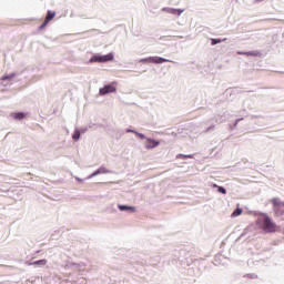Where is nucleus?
<instances>
[{
	"label": "nucleus",
	"instance_id": "a211bd4d",
	"mask_svg": "<svg viewBox=\"0 0 284 284\" xmlns=\"http://www.w3.org/2000/svg\"><path fill=\"white\" fill-rule=\"evenodd\" d=\"M176 159H181L182 161H185L186 159H194V154H183V153H179L176 155Z\"/></svg>",
	"mask_w": 284,
	"mask_h": 284
},
{
	"label": "nucleus",
	"instance_id": "dca6fc26",
	"mask_svg": "<svg viewBox=\"0 0 284 284\" xmlns=\"http://www.w3.org/2000/svg\"><path fill=\"white\" fill-rule=\"evenodd\" d=\"M253 227L252 226H246L243 232L241 233V235L239 236L237 241H240V239H243V236H247V234H250V232H252Z\"/></svg>",
	"mask_w": 284,
	"mask_h": 284
},
{
	"label": "nucleus",
	"instance_id": "9b49d317",
	"mask_svg": "<svg viewBox=\"0 0 284 284\" xmlns=\"http://www.w3.org/2000/svg\"><path fill=\"white\" fill-rule=\"evenodd\" d=\"M11 116L16 120V121H23V119H26L28 116V113L23 112V111H18V112H13L11 113Z\"/></svg>",
	"mask_w": 284,
	"mask_h": 284
},
{
	"label": "nucleus",
	"instance_id": "b1692460",
	"mask_svg": "<svg viewBox=\"0 0 284 284\" xmlns=\"http://www.w3.org/2000/svg\"><path fill=\"white\" fill-rule=\"evenodd\" d=\"M48 23L45 20L43 21V23L40 24L39 30H45V28H48Z\"/></svg>",
	"mask_w": 284,
	"mask_h": 284
},
{
	"label": "nucleus",
	"instance_id": "2f4dec72",
	"mask_svg": "<svg viewBox=\"0 0 284 284\" xmlns=\"http://www.w3.org/2000/svg\"><path fill=\"white\" fill-rule=\"evenodd\" d=\"M75 181H78L79 183H83V181H88V178L87 179H81V178H75Z\"/></svg>",
	"mask_w": 284,
	"mask_h": 284
},
{
	"label": "nucleus",
	"instance_id": "f704fd0d",
	"mask_svg": "<svg viewBox=\"0 0 284 284\" xmlns=\"http://www.w3.org/2000/svg\"><path fill=\"white\" fill-rule=\"evenodd\" d=\"M262 1H264V0H255V3H261Z\"/></svg>",
	"mask_w": 284,
	"mask_h": 284
},
{
	"label": "nucleus",
	"instance_id": "0eeeda50",
	"mask_svg": "<svg viewBox=\"0 0 284 284\" xmlns=\"http://www.w3.org/2000/svg\"><path fill=\"white\" fill-rule=\"evenodd\" d=\"M118 210H120V212H128L129 214L136 212L135 206L128 205V204H118Z\"/></svg>",
	"mask_w": 284,
	"mask_h": 284
},
{
	"label": "nucleus",
	"instance_id": "4468645a",
	"mask_svg": "<svg viewBox=\"0 0 284 284\" xmlns=\"http://www.w3.org/2000/svg\"><path fill=\"white\" fill-rule=\"evenodd\" d=\"M223 41H227V38H211V45H219V43H223Z\"/></svg>",
	"mask_w": 284,
	"mask_h": 284
},
{
	"label": "nucleus",
	"instance_id": "7c9ffc66",
	"mask_svg": "<svg viewBox=\"0 0 284 284\" xmlns=\"http://www.w3.org/2000/svg\"><path fill=\"white\" fill-rule=\"evenodd\" d=\"M215 125L212 124L211 126H209L204 132H212V130H214Z\"/></svg>",
	"mask_w": 284,
	"mask_h": 284
},
{
	"label": "nucleus",
	"instance_id": "9d476101",
	"mask_svg": "<svg viewBox=\"0 0 284 284\" xmlns=\"http://www.w3.org/2000/svg\"><path fill=\"white\" fill-rule=\"evenodd\" d=\"M153 63L161 64V63H178V62L170 59H165L163 57H153Z\"/></svg>",
	"mask_w": 284,
	"mask_h": 284
},
{
	"label": "nucleus",
	"instance_id": "f257e3e1",
	"mask_svg": "<svg viewBox=\"0 0 284 284\" xmlns=\"http://www.w3.org/2000/svg\"><path fill=\"white\" fill-rule=\"evenodd\" d=\"M257 220L256 225L267 234H274L276 232V229L278 227L274 221H272L271 217L267 216V213H258L255 212Z\"/></svg>",
	"mask_w": 284,
	"mask_h": 284
},
{
	"label": "nucleus",
	"instance_id": "2eb2a0df",
	"mask_svg": "<svg viewBox=\"0 0 284 284\" xmlns=\"http://www.w3.org/2000/svg\"><path fill=\"white\" fill-rule=\"evenodd\" d=\"M212 187L217 189V192H219L220 194H227V190L224 189V186H221V185H219V184H216V183H213V184H212Z\"/></svg>",
	"mask_w": 284,
	"mask_h": 284
},
{
	"label": "nucleus",
	"instance_id": "c9c22d12",
	"mask_svg": "<svg viewBox=\"0 0 284 284\" xmlns=\"http://www.w3.org/2000/svg\"><path fill=\"white\" fill-rule=\"evenodd\" d=\"M93 30V32H99V30H97V29H92Z\"/></svg>",
	"mask_w": 284,
	"mask_h": 284
},
{
	"label": "nucleus",
	"instance_id": "aec40b11",
	"mask_svg": "<svg viewBox=\"0 0 284 284\" xmlns=\"http://www.w3.org/2000/svg\"><path fill=\"white\" fill-rule=\"evenodd\" d=\"M72 139L74 141H81V131H79V129L75 128L74 132L72 133Z\"/></svg>",
	"mask_w": 284,
	"mask_h": 284
},
{
	"label": "nucleus",
	"instance_id": "1a4fd4ad",
	"mask_svg": "<svg viewBox=\"0 0 284 284\" xmlns=\"http://www.w3.org/2000/svg\"><path fill=\"white\" fill-rule=\"evenodd\" d=\"M16 77H21V72L19 71H13L9 74H4L1 77V81H12Z\"/></svg>",
	"mask_w": 284,
	"mask_h": 284
},
{
	"label": "nucleus",
	"instance_id": "393cba45",
	"mask_svg": "<svg viewBox=\"0 0 284 284\" xmlns=\"http://www.w3.org/2000/svg\"><path fill=\"white\" fill-rule=\"evenodd\" d=\"M245 276H246V278H258V275H256L254 273H248Z\"/></svg>",
	"mask_w": 284,
	"mask_h": 284
},
{
	"label": "nucleus",
	"instance_id": "6e6552de",
	"mask_svg": "<svg viewBox=\"0 0 284 284\" xmlns=\"http://www.w3.org/2000/svg\"><path fill=\"white\" fill-rule=\"evenodd\" d=\"M237 54L243 55V57H262L263 53L258 50L254 51H237Z\"/></svg>",
	"mask_w": 284,
	"mask_h": 284
},
{
	"label": "nucleus",
	"instance_id": "39448f33",
	"mask_svg": "<svg viewBox=\"0 0 284 284\" xmlns=\"http://www.w3.org/2000/svg\"><path fill=\"white\" fill-rule=\"evenodd\" d=\"M99 174H112V171L108 170L104 165H101L99 169L93 171L87 180L94 179V176H99Z\"/></svg>",
	"mask_w": 284,
	"mask_h": 284
},
{
	"label": "nucleus",
	"instance_id": "f8f14e48",
	"mask_svg": "<svg viewBox=\"0 0 284 284\" xmlns=\"http://www.w3.org/2000/svg\"><path fill=\"white\" fill-rule=\"evenodd\" d=\"M28 265H34V266H38V267H45V265H48V260L42 258V260L33 261V262H28Z\"/></svg>",
	"mask_w": 284,
	"mask_h": 284
},
{
	"label": "nucleus",
	"instance_id": "473e14b6",
	"mask_svg": "<svg viewBox=\"0 0 284 284\" xmlns=\"http://www.w3.org/2000/svg\"><path fill=\"white\" fill-rule=\"evenodd\" d=\"M94 125H97V124L90 122L87 128L90 130V129L94 128Z\"/></svg>",
	"mask_w": 284,
	"mask_h": 284
},
{
	"label": "nucleus",
	"instance_id": "ddd939ff",
	"mask_svg": "<svg viewBox=\"0 0 284 284\" xmlns=\"http://www.w3.org/2000/svg\"><path fill=\"white\" fill-rule=\"evenodd\" d=\"M57 17V11L48 10L44 20L50 23Z\"/></svg>",
	"mask_w": 284,
	"mask_h": 284
},
{
	"label": "nucleus",
	"instance_id": "7ed1b4c3",
	"mask_svg": "<svg viewBox=\"0 0 284 284\" xmlns=\"http://www.w3.org/2000/svg\"><path fill=\"white\" fill-rule=\"evenodd\" d=\"M271 203L273 204L274 216H276V219H283L284 217L283 201H281V199H278V197H273L271 200Z\"/></svg>",
	"mask_w": 284,
	"mask_h": 284
},
{
	"label": "nucleus",
	"instance_id": "20e7f679",
	"mask_svg": "<svg viewBox=\"0 0 284 284\" xmlns=\"http://www.w3.org/2000/svg\"><path fill=\"white\" fill-rule=\"evenodd\" d=\"M116 92V81L105 84L104 87L100 88L99 94L100 97H105L108 94H114Z\"/></svg>",
	"mask_w": 284,
	"mask_h": 284
},
{
	"label": "nucleus",
	"instance_id": "72a5a7b5",
	"mask_svg": "<svg viewBox=\"0 0 284 284\" xmlns=\"http://www.w3.org/2000/svg\"><path fill=\"white\" fill-rule=\"evenodd\" d=\"M78 267H85V263H78Z\"/></svg>",
	"mask_w": 284,
	"mask_h": 284
},
{
	"label": "nucleus",
	"instance_id": "f3484780",
	"mask_svg": "<svg viewBox=\"0 0 284 284\" xmlns=\"http://www.w3.org/2000/svg\"><path fill=\"white\" fill-rule=\"evenodd\" d=\"M183 12H185L184 9L171 8V14H174L175 17H181Z\"/></svg>",
	"mask_w": 284,
	"mask_h": 284
},
{
	"label": "nucleus",
	"instance_id": "423d86ee",
	"mask_svg": "<svg viewBox=\"0 0 284 284\" xmlns=\"http://www.w3.org/2000/svg\"><path fill=\"white\" fill-rule=\"evenodd\" d=\"M161 145V141L154 138H146V143L144 144L145 150H154V148H159Z\"/></svg>",
	"mask_w": 284,
	"mask_h": 284
},
{
	"label": "nucleus",
	"instance_id": "412c9836",
	"mask_svg": "<svg viewBox=\"0 0 284 284\" xmlns=\"http://www.w3.org/2000/svg\"><path fill=\"white\" fill-rule=\"evenodd\" d=\"M245 118H240V119H236L235 122L233 124L230 125V129L231 130H236L239 123H241V121H243Z\"/></svg>",
	"mask_w": 284,
	"mask_h": 284
},
{
	"label": "nucleus",
	"instance_id": "f03ea898",
	"mask_svg": "<svg viewBox=\"0 0 284 284\" xmlns=\"http://www.w3.org/2000/svg\"><path fill=\"white\" fill-rule=\"evenodd\" d=\"M114 61V53L110 52L108 54L94 53L90 59L89 63H108Z\"/></svg>",
	"mask_w": 284,
	"mask_h": 284
},
{
	"label": "nucleus",
	"instance_id": "5701e85b",
	"mask_svg": "<svg viewBox=\"0 0 284 284\" xmlns=\"http://www.w3.org/2000/svg\"><path fill=\"white\" fill-rule=\"evenodd\" d=\"M135 136H139L141 141H148V136L139 131L135 132Z\"/></svg>",
	"mask_w": 284,
	"mask_h": 284
},
{
	"label": "nucleus",
	"instance_id": "a878e982",
	"mask_svg": "<svg viewBox=\"0 0 284 284\" xmlns=\"http://www.w3.org/2000/svg\"><path fill=\"white\" fill-rule=\"evenodd\" d=\"M172 8L170 7H164L162 8V12H168V14H171Z\"/></svg>",
	"mask_w": 284,
	"mask_h": 284
},
{
	"label": "nucleus",
	"instance_id": "6ab92c4d",
	"mask_svg": "<svg viewBox=\"0 0 284 284\" xmlns=\"http://www.w3.org/2000/svg\"><path fill=\"white\" fill-rule=\"evenodd\" d=\"M241 214H243V209H241V207L237 206V207L232 212L231 216H232V219H236V216H241Z\"/></svg>",
	"mask_w": 284,
	"mask_h": 284
},
{
	"label": "nucleus",
	"instance_id": "bb28decb",
	"mask_svg": "<svg viewBox=\"0 0 284 284\" xmlns=\"http://www.w3.org/2000/svg\"><path fill=\"white\" fill-rule=\"evenodd\" d=\"M88 126H83V128H81V129H79V132H80V134H85V132H88Z\"/></svg>",
	"mask_w": 284,
	"mask_h": 284
},
{
	"label": "nucleus",
	"instance_id": "c85d7f7f",
	"mask_svg": "<svg viewBox=\"0 0 284 284\" xmlns=\"http://www.w3.org/2000/svg\"><path fill=\"white\" fill-rule=\"evenodd\" d=\"M136 130H134V129H126V134H136Z\"/></svg>",
	"mask_w": 284,
	"mask_h": 284
},
{
	"label": "nucleus",
	"instance_id": "4be33fe9",
	"mask_svg": "<svg viewBox=\"0 0 284 284\" xmlns=\"http://www.w3.org/2000/svg\"><path fill=\"white\" fill-rule=\"evenodd\" d=\"M140 63H153V57L142 58Z\"/></svg>",
	"mask_w": 284,
	"mask_h": 284
},
{
	"label": "nucleus",
	"instance_id": "e433bc0d",
	"mask_svg": "<svg viewBox=\"0 0 284 284\" xmlns=\"http://www.w3.org/2000/svg\"><path fill=\"white\" fill-rule=\"evenodd\" d=\"M176 258H178V260H181V255H178Z\"/></svg>",
	"mask_w": 284,
	"mask_h": 284
},
{
	"label": "nucleus",
	"instance_id": "c756f323",
	"mask_svg": "<svg viewBox=\"0 0 284 284\" xmlns=\"http://www.w3.org/2000/svg\"><path fill=\"white\" fill-rule=\"evenodd\" d=\"M241 116H247V110L243 109L240 111Z\"/></svg>",
	"mask_w": 284,
	"mask_h": 284
},
{
	"label": "nucleus",
	"instance_id": "cd10ccee",
	"mask_svg": "<svg viewBox=\"0 0 284 284\" xmlns=\"http://www.w3.org/2000/svg\"><path fill=\"white\" fill-rule=\"evenodd\" d=\"M67 267H78V263L69 262V263L67 264Z\"/></svg>",
	"mask_w": 284,
	"mask_h": 284
}]
</instances>
